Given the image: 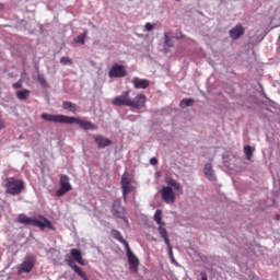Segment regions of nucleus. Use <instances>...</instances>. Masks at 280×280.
<instances>
[{
    "label": "nucleus",
    "mask_w": 280,
    "mask_h": 280,
    "mask_svg": "<svg viewBox=\"0 0 280 280\" xmlns=\"http://www.w3.org/2000/svg\"><path fill=\"white\" fill-rule=\"evenodd\" d=\"M42 119L45 121H50L52 124H77L81 130H97L95 124L90 120H83L82 118L65 116L62 114H47L43 113L40 115Z\"/></svg>",
    "instance_id": "nucleus-1"
},
{
    "label": "nucleus",
    "mask_w": 280,
    "mask_h": 280,
    "mask_svg": "<svg viewBox=\"0 0 280 280\" xmlns=\"http://www.w3.org/2000/svg\"><path fill=\"white\" fill-rule=\"evenodd\" d=\"M148 102V97L144 94H138L135 98L130 97V90H127L121 93V95L116 96L112 104L113 106H129L130 108H143Z\"/></svg>",
    "instance_id": "nucleus-2"
},
{
    "label": "nucleus",
    "mask_w": 280,
    "mask_h": 280,
    "mask_svg": "<svg viewBox=\"0 0 280 280\" xmlns=\"http://www.w3.org/2000/svg\"><path fill=\"white\" fill-rule=\"evenodd\" d=\"M166 187L162 188V200L166 205H174L176 202V194L174 191H178L179 195L183 194V185L177 183L174 178H166Z\"/></svg>",
    "instance_id": "nucleus-3"
},
{
    "label": "nucleus",
    "mask_w": 280,
    "mask_h": 280,
    "mask_svg": "<svg viewBox=\"0 0 280 280\" xmlns=\"http://www.w3.org/2000/svg\"><path fill=\"white\" fill-rule=\"evenodd\" d=\"M19 224H24L25 226H37L40 231H45V229H50L54 231V225L49 219L45 218L44 215H38L37 218H30L25 214L18 215Z\"/></svg>",
    "instance_id": "nucleus-4"
},
{
    "label": "nucleus",
    "mask_w": 280,
    "mask_h": 280,
    "mask_svg": "<svg viewBox=\"0 0 280 280\" xmlns=\"http://www.w3.org/2000/svg\"><path fill=\"white\" fill-rule=\"evenodd\" d=\"M163 211L162 210H156L154 213V222H156V224H159L158 231L162 237V240H164L167 248H168V253H170V257L172 259V261H174V254L172 252V244L170 243V236H167V229H165V223L163 222Z\"/></svg>",
    "instance_id": "nucleus-5"
},
{
    "label": "nucleus",
    "mask_w": 280,
    "mask_h": 280,
    "mask_svg": "<svg viewBox=\"0 0 280 280\" xmlns=\"http://www.w3.org/2000/svg\"><path fill=\"white\" fill-rule=\"evenodd\" d=\"M5 194L10 196H19L25 189V183L22 179L7 177L4 180Z\"/></svg>",
    "instance_id": "nucleus-6"
},
{
    "label": "nucleus",
    "mask_w": 280,
    "mask_h": 280,
    "mask_svg": "<svg viewBox=\"0 0 280 280\" xmlns=\"http://www.w3.org/2000/svg\"><path fill=\"white\" fill-rule=\"evenodd\" d=\"M34 266H36V256L33 254L26 255L24 261L18 268V275H28L34 270Z\"/></svg>",
    "instance_id": "nucleus-7"
},
{
    "label": "nucleus",
    "mask_w": 280,
    "mask_h": 280,
    "mask_svg": "<svg viewBox=\"0 0 280 280\" xmlns=\"http://www.w3.org/2000/svg\"><path fill=\"white\" fill-rule=\"evenodd\" d=\"M120 185L122 190V198H124V201L126 202L128 200V194H131V191H135V186H132V182L126 175H122Z\"/></svg>",
    "instance_id": "nucleus-8"
},
{
    "label": "nucleus",
    "mask_w": 280,
    "mask_h": 280,
    "mask_svg": "<svg viewBox=\"0 0 280 280\" xmlns=\"http://www.w3.org/2000/svg\"><path fill=\"white\" fill-rule=\"evenodd\" d=\"M59 183L60 188L56 191V196H58V198L65 196L67 191H71L72 189L71 183H69V175H61Z\"/></svg>",
    "instance_id": "nucleus-9"
},
{
    "label": "nucleus",
    "mask_w": 280,
    "mask_h": 280,
    "mask_svg": "<svg viewBox=\"0 0 280 280\" xmlns=\"http://www.w3.org/2000/svg\"><path fill=\"white\" fill-rule=\"evenodd\" d=\"M127 253V258L129 262V270L133 273L139 272V258L132 253V249H130V246L125 248Z\"/></svg>",
    "instance_id": "nucleus-10"
},
{
    "label": "nucleus",
    "mask_w": 280,
    "mask_h": 280,
    "mask_svg": "<svg viewBox=\"0 0 280 280\" xmlns=\"http://www.w3.org/2000/svg\"><path fill=\"white\" fill-rule=\"evenodd\" d=\"M108 75L109 78H126L128 75L126 66L114 63L108 71Z\"/></svg>",
    "instance_id": "nucleus-11"
},
{
    "label": "nucleus",
    "mask_w": 280,
    "mask_h": 280,
    "mask_svg": "<svg viewBox=\"0 0 280 280\" xmlns=\"http://www.w3.org/2000/svg\"><path fill=\"white\" fill-rule=\"evenodd\" d=\"M112 215L114 218H124L126 215V207L121 205V199H116L112 203Z\"/></svg>",
    "instance_id": "nucleus-12"
},
{
    "label": "nucleus",
    "mask_w": 280,
    "mask_h": 280,
    "mask_svg": "<svg viewBox=\"0 0 280 280\" xmlns=\"http://www.w3.org/2000/svg\"><path fill=\"white\" fill-rule=\"evenodd\" d=\"M94 141L97 144V148L100 150H104V148H108V145H113V141H110L108 138H105L102 135H95Z\"/></svg>",
    "instance_id": "nucleus-13"
},
{
    "label": "nucleus",
    "mask_w": 280,
    "mask_h": 280,
    "mask_svg": "<svg viewBox=\"0 0 280 280\" xmlns=\"http://www.w3.org/2000/svg\"><path fill=\"white\" fill-rule=\"evenodd\" d=\"M244 26H242V24H238L230 31V38H232V40H237V38L244 36Z\"/></svg>",
    "instance_id": "nucleus-14"
},
{
    "label": "nucleus",
    "mask_w": 280,
    "mask_h": 280,
    "mask_svg": "<svg viewBox=\"0 0 280 280\" xmlns=\"http://www.w3.org/2000/svg\"><path fill=\"white\" fill-rule=\"evenodd\" d=\"M132 84L135 89H148L150 81L148 79L133 78Z\"/></svg>",
    "instance_id": "nucleus-15"
},
{
    "label": "nucleus",
    "mask_w": 280,
    "mask_h": 280,
    "mask_svg": "<svg viewBox=\"0 0 280 280\" xmlns=\"http://www.w3.org/2000/svg\"><path fill=\"white\" fill-rule=\"evenodd\" d=\"M203 174L208 180H215V173L213 172V165L211 163L205 165Z\"/></svg>",
    "instance_id": "nucleus-16"
},
{
    "label": "nucleus",
    "mask_w": 280,
    "mask_h": 280,
    "mask_svg": "<svg viewBox=\"0 0 280 280\" xmlns=\"http://www.w3.org/2000/svg\"><path fill=\"white\" fill-rule=\"evenodd\" d=\"M70 255L72 259L77 261V264H80V266H84V259H82V252H80V249L72 248L70 250Z\"/></svg>",
    "instance_id": "nucleus-17"
},
{
    "label": "nucleus",
    "mask_w": 280,
    "mask_h": 280,
    "mask_svg": "<svg viewBox=\"0 0 280 280\" xmlns=\"http://www.w3.org/2000/svg\"><path fill=\"white\" fill-rule=\"evenodd\" d=\"M112 235L114 240H117V242H120V244H122L125 248L130 246V244H128V241L124 238V236L121 235V232H119L118 230H112Z\"/></svg>",
    "instance_id": "nucleus-18"
},
{
    "label": "nucleus",
    "mask_w": 280,
    "mask_h": 280,
    "mask_svg": "<svg viewBox=\"0 0 280 280\" xmlns=\"http://www.w3.org/2000/svg\"><path fill=\"white\" fill-rule=\"evenodd\" d=\"M62 108L63 110H69L70 113H73V114L78 113V105H75V103L63 102Z\"/></svg>",
    "instance_id": "nucleus-19"
},
{
    "label": "nucleus",
    "mask_w": 280,
    "mask_h": 280,
    "mask_svg": "<svg viewBox=\"0 0 280 280\" xmlns=\"http://www.w3.org/2000/svg\"><path fill=\"white\" fill-rule=\"evenodd\" d=\"M66 264L72 268V270H74V272L78 275L79 272L82 271V268H80L78 265H75V262L73 261V259L68 258L66 259Z\"/></svg>",
    "instance_id": "nucleus-20"
},
{
    "label": "nucleus",
    "mask_w": 280,
    "mask_h": 280,
    "mask_svg": "<svg viewBox=\"0 0 280 280\" xmlns=\"http://www.w3.org/2000/svg\"><path fill=\"white\" fill-rule=\"evenodd\" d=\"M15 95L18 100L25 101L27 97H30V90L18 91L15 92Z\"/></svg>",
    "instance_id": "nucleus-21"
},
{
    "label": "nucleus",
    "mask_w": 280,
    "mask_h": 280,
    "mask_svg": "<svg viewBox=\"0 0 280 280\" xmlns=\"http://www.w3.org/2000/svg\"><path fill=\"white\" fill-rule=\"evenodd\" d=\"M196 104V101L194 98H184L180 101L179 106L180 108H187L189 106H194Z\"/></svg>",
    "instance_id": "nucleus-22"
},
{
    "label": "nucleus",
    "mask_w": 280,
    "mask_h": 280,
    "mask_svg": "<svg viewBox=\"0 0 280 280\" xmlns=\"http://www.w3.org/2000/svg\"><path fill=\"white\" fill-rule=\"evenodd\" d=\"M253 152H254V150H253L252 145L247 144L244 147V154H245L247 161H250V159H253Z\"/></svg>",
    "instance_id": "nucleus-23"
},
{
    "label": "nucleus",
    "mask_w": 280,
    "mask_h": 280,
    "mask_svg": "<svg viewBox=\"0 0 280 280\" xmlns=\"http://www.w3.org/2000/svg\"><path fill=\"white\" fill-rule=\"evenodd\" d=\"M167 47H174V44L172 43V38L167 35V33L164 34V51L167 52Z\"/></svg>",
    "instance_id": "nucleus-24"
},
{
    "label": "nucleus",
    "mask_w": 280,
    "mask_h": 280,
    "mask_svg": "<svg viewBox=\"0 0 280 280\" xmlns=\"http://www.w3.org/2000/svg\"><path fill=\"white\" fill-rule=\"evenodd\" d=\"M37 82L43 86L44 89H47L49 86V83H47V79H45L44 74L38 73L37 74Z\"/></svg>",
    "instance_id": "nucleus-25"
},
{
    "label": "nucleus",
    "mask_w": 280,
    "mask_h": 280,
    "mask_svg": "<svg viewBox=\"0 0 280 280\" xmlns=\"http://www.w3.org/2000/svg\"><path fill=\"white\" fill-rule=\"evenodd\" d=\"M74 43H77V45H84V43H86V32L78 35V37L74 38Z\"/></svg>",
    "instance_id": "nucleus-26"
},
{
    "label": "nucleus",
    "mask_w": 280,
    "mask_h": 280,
    "mask_svg": "<svg viewBox=\"0 0 280 280\" xmlns=\"http://www.w3.org/2000/svg\"><path fill=\"white\" fill-rule=\"evenodd\" d=\"M60 63L61 65H73V61L69 57H61L60 58Z\"/></svg>",
    "instance_id": "nucleus-27"
},
{
    "label": "nucleus",
    "mask_w": 280,
    "mask_h": 280,
    "mask_svg": "<svg viewBox=\"0 0 280 280\" xmlns=\"http://www.w3.org/2000/svg\"><path fill=\"white\" fill-rule=\"evenodd\" d=\"M5 129V121L3 120V114L0 112V131Z\"/></svg>",
    "instance_id": "nucleus-28"
},
{
    "label": "nucleus",
    "mask_w": 280,
    "mask_h": 280,
    "mask_svg": "<svg viewBox=\"0 0 280 280\" xmlns=\"http://www.w3.org/2000/svg\"><path fill=\"white\" fill-rule=\"evenodd\" d=\"M144 27H145V31H147V32H152V30H154V24H152V23H147V24L144 25Z\"/></svg>",
    "instance_id": "nucleus-29"
},
{
    "label": "nucleus",
    "mask_w": 280,
    "mask_h": 280,
    "mask_svg": "<svg viewBox=\"0 0 280 280\" xmlns=\"http://www.w3.org/2000/svg\"><path fill=\"white\" fill-rule=\"evenodd\" d=\"M13 89H23V83H22V81L20 80V81H18V82L13 83Z\"/></svg>",
    "instance_id": "nucleus-30"
},
{
    "label": "nucleus",
    "mask_w": 280,
    "mask_h": 280,
    "mask_svg": "<svg viewBox=\"0 0 280 280\" xmlns=\"http://www.w3.org/2000/svg\"><path fill=\"white\" fill-rule=\"evenodd\" d=\"M78 276L81 277V279L83 280H89V278L86 277V273L82 270L78 273Z\"/></svg>",
    "instance_id": "nucleus-31"
},
{
    "label": "nucleus",
    "mask_w": 280,
    "mask_h": 280,
    "mask_svg": "<svg viewBox=\"0 0 280 280\" xmlns=\"http://www.w3.org/2000/svg\"><path fill=\"white\" fill-rule=\"evenodd\" d=\"M150 163L151 165H159V160L156 158H151Z\"/></svg>",
    "instance_id": "nucleus-32"
},
{
    "label": "nucleus",
    "mask_w": 280,
    "mask_h": 280,
    "mask_svg": "<svg viewBox=\"0 0 280 280\" xmlns=\"http://www.w3.org/2000/svg\"><path fill=\"white\" fill-rule=\"evenodd\" d=\"M118 220H122L126 224H128V218H126V214H124V218H118Z\"/></svg>",
    "instance_id": "nucleus-33"
},
{
    "label": "nucleus",
    "mask_w": 280,
    "mask_h": 280,
    "mask_svg": "<svg viewBox=\"0 0 280 280\" xmlns=\"http://www.w3.org/2000/svg\"><path fill=\"white\" fill-rule=\"evenodd\" d=\"M201 280H208L207 273L206 272H201Z\"/></svg>",
    "instance_id": "nucleus-34"
},
{
    "label": "nucleus",
    "mask_w": 280,
    "mask_h": 280,
    "mask_svg": "<svg viewBox=\"0 0 280 280\" xmlns=\"http://www.w3.org/2000/svg\"><path fill=\"white\" fill-rule=\"evenodd\" d=\"M277 220H279V215H277Z\"/></svg>",
    "instance_id": "nucleus-35"
},
{
    "label": "nucleus",
    "mask_w": 280,
    "mask_h": 280,
    "mask_svg": "<svg viewBox=\"0 0 280 280\" xmlns=\"http://www.w3.org/2000/svg\"><path fill=\"white\" fill-rule=\"evenodd\" d=\"M0 218H1V213H0Z\"/></svg>",
    "instance_id": "nucleus-36"
}]
</instances>
